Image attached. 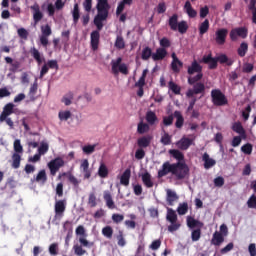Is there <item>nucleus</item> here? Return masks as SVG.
I'll return each mask as SVG.
<instances>
[{"mask_svg": "<svg viewBox=\"0 0 256 256\" xmlns=\"http://www.w3.org/2000/svg\"><path fill=\"white\" fill-rule=\"evenodd\" d=\"M190 169L188 168L185 162H176L174 164L169 163L166 161L162 165V169L157 171V178L162 179L163 177L167 176L171 173L176 177V180H184L187 177Z\"/></svg>", "mask_w": 256, "mask_h": 256, "instance_id": "f257e3e1", "label": "nucleus"}, {"mask_svg": "<svg viewBox=\"0 0 256 256\" xmlns=\"http://www.w3.org/2000/svg\"><path fill=\"white\" fill-rule=\"evenodd\" d=\"M75 235L81 236L78 238V242L81 244V246H79L78 244H75L74 246H72V250H74L75 255L84 256L85 254H87V251L84 250L82 247L92 248L95 245V243L87 241L86 230H85V227L82 225L77 226V228H75Z\"/></svg>", "mask_w": 256, "mask_h": 256, "instance_id": "f03ea898", "label": "nucleus"}, {"mask_svg": "<svg viewBox=\"0 0 256 256\" xmlns=\"http://www.w3.org/2000/svg\"><path fill=\"white\" fill-rule=\"evenodd\" d=\"M97 15L94 17V25L97 30L101 31L103 28V21L108 19L110 6L108 0H97Z\"/></svg>", "mask_w": 256, "mask_h": 256, "instance_id": "7ed1b4c3", "label": "nucleus"}, {"mask_svg": "<svg viewBox=\"0 0 256 256\" xmlns=\"http://www.w3.org/2000/svg\"><path fill=\"white\" fill-rule=\"evenodd\" d=\"M202 66L196 61H192L191 66L188 67L187 73L188 75H194L197 73L196 76L188 78V84L193 85L196 82H199L203 78V73H202Z\"/></svg>", "mask_w": 256, "mask_h": 256, "instance_id": "20e7f679", "label": "nucleus"}, {"mask_svg": "<svg viewBox=\"0 0 256 256\" xmlns=\"http://www.w3.org/2000/svg\"><path fill=\"white\" fill-rule=\"evenodd\" d=\"M14 113V104L13 103H7V105L4 106L2 109V112L0 114V123H4L10 127V129H14V122L9 117L11 114Z\"/></svg>", "mask_w": 256, "mask_h": 256, "instance_id": "39448f33", "label": "nucleus"}, {"mask_svg": "<svg viewBox=\"0 0 256 256\" xmlns=\"http://www.w3.org/2000/svg\"><path fill=\"white\" fill-rule=\"evenodd\" d=\"M229 234L228 232V226L227 224L220 225V231H216L213 233L212 240L210 241V244L214 246H221L222 243L225 241V237H227Z\"/></svg>", "mask_w": 256, "mask_h": 256, "instance_id": "423d86ee", "label": "nucleus"}, {"mask_svg": "<svg viewBox=\"0 0 256 256\" xmlns=\"http://www.w3.org/2000/svg\"><path fill=\"white\" fill-rule=\"evenodd\" d=\"M123 62V58L119 57L116 58V60H112L111 61V72L112 74H114L115 76H117L118 74H122V75H128V66Z\"/></svg>", "mask_w": 256, "mask_h": 256, "instance_id": "0eeeda50", "label": "nucleus"}, {"mask_svg": "<svg viewBox=\"0 0 256 256\" xmlns=\"http://www.w3.org/2000/svg\"><path fill=\"white\" fill-rule=\"evenodd\" d=\"M166 221L171 223V225L168 226L169 233H174L178 231L181 227L180 222H178L177 213L171 208H168V213L166 214Z\"/></svg>", "mask_w": 256, "mask_h": 256, "instance_id": "6e6552de", "label": "nucleus"}, {"mask_svg": "<svg viewBox=\"0 0 256 256\" xmlns=\"http://www.w3.org/2000/svg\"><path fill=\"white\" fill-rule=\"evenodd\" d=\"M211 96L213 104L217 107L225 106L228 104L227 97L223 95V93L219 89L212 90Z\"/></svg>", "mask_w": 256, "mask_h": 256, "instance_id": "1a4fd4ad", "label": "nucleus"}, {"mask_svg": "<svg viewBox=\"0 0 256 256\" xmlns=\"http://www.w3.org/2000/svg\"><path fill=\"white\" fill-rule=\"evenodd\" d=\"M64 165L65 162L61 157H56L55 159L51 160V162L48 163V168L51 171V175H57V172L60 171V168H63Z\"/></svg>", "mask_w": 256, "mask_h": 256, "instance_id": "9d476101", "label": "nucleus"}, {"mask_svg": "<svg viewBox=\"0 0 256 256\" xmlns=\"http://www.w3.org/2000/svg\"><path fill=\"white\" fill-rule=\"evenodd\" d=\"M191 138L182 137L181 140L176 142V147H178L181 151H187L192 145H194V140H196V136L190 135Z\"/></svg>", "mask_w": 256, "mask_h": 256, "instance_id": "9b49d317", "label": "nucleus"}, {"mask_svg": "<svg viewBox=\"0 0 256 256\" xmlns=\"http://www.w3.org/2000/svg\"><path fill=\"white\" fill-rule=\"evenodd\" d=\"M248 30L244 27L234 28L229 33V37L231 38V41H237L238 37L241 39L247 38Z\"/></svg>", "mask_w": 256, "mask_h": 256, "instance_id": "f8f14e48", "label": "nucleus"}, {"mask_svg": "<svg viewBox=\"0 0 256 256\" xmlns=\"http://www.w3.org/2000/svg\"><path fill=\"white\" fill-rule=\"evenodd\" d=\"M41 30L42 36H40V45L46 48L49 45L48 37L52 35V29L51 26L47 24L45 26H42Z\"/></svg>", "mask_w": 256, "mask_h": 256, "instance_id": "ddd939ff", "label": "nucleus"}, {"mask_svg": "<svg viewBox=\"0 0 256 256\" xmlns=\"http://www.w3.org/2000/svg\"><path fill=\"white\" fill-rule=\"evenodd\" d=\"M49 145L46 142L40 143L39 148H37V153L33 155V163L41 161V156L48 153Z\"/></svg>", "mask_w": 256, "mask_h": 256, "instance_id": "4468645a", "label": "nucleus"}, {"mask_svg": "<svg viewBox=\"0 0 256 256\" xmlns=\"http://www.w3.org/2000/svg\"><path fill=\"white\" fill-rule=\"evenodd\" d=\"M200 63H203L204 65H209L210 70L218 68V61L212 57L211 53L208 55H204L203 58H201Z\"/></svg>", "mask_w": 256, "mask_h": 256, "instance_id": "2eb2a0df", "label": "nucleus"}, {"mask_svg": "<svg viewBox=\"0 0 256 256\" xmlns=\"http://www.w3.org/2000/svg\"><path fill=\"white\" fill-rule=\"evenodd\" d=\"M66 208V201L65 200H57L55 202V218L60 219L64 216Z\"/></svg>", "mask_w": 256, "mask_h": 256, "instance_id": "dca6fc26", "label": "nucleus"}, {"mask_svg": "<svg viewBox=\"0 0 256 256\" xmlns=\"http://www.w3.org/2000/svg\"><path fill=\"white\" fill-rule=\"evenodd\" d=\"M215 36V41L217 45H224L227 41L228 30L226 28H221L216 31Z\"/></svg>", "mask_w": 256, "mask_h": 256, "instance_id": "f3484780", "label": "nucleus"}, {"mask_svg": "<svg viewBox=\"0 0 256 256\" xmlns=\"http://www.w3.org/2000/svg\"><path fill=\"white\" fill-rule=\"evenodd\" d=\"M153 136L152 135H146L144 137H140L137 139V146L140 149H146L147 147H150V143H152Z\"/></svg>", "mask_w": 256, "mask_h": 256, "instance_id": "a211bd4d", "label": "nucleus"}, {"mask_svg": "<svg viewBox=\"0 0 256 256\" xmlns=\"http://www.w3.org/2000/svg\"><path fill=\"white\" fill-rule=\"evenodd\" d=\"M172 62H171V69L174 71V73H180V68L183 67V62L178 59L177 54L172 53L171 54Z\"/></svg>", "mask_w": 256, "mask_h": 256, "instance_id": "6ab92c4d", "label": "nucleus"}, {"mask_svg": "<svg viewBox=\"0 0 256 256\" xmlns=\"http://www.w3.org/2000/svg\"><path fill=\"white\" fill-rule=\"evenodd\" d=\"M103 200H105V204L108 209L114 210L117 208L114 200L112 199V194L108 190L103 191Z\"/></svg>", "mask_w": 256, "mask_h": 256, "instance_id": "aec40b11", "label": "nucleus"}, {"mask_svg": "<svg viewBox=\"0 0 256 256\" xmlns=\"http://www.w3.org/2000/svg\"><path fill=\"white\" fill-rule=\"evenodd\" d=\"M99 39H100V34L98 31L95 30L90 34V45L93 51L98 50Z\"/></svg>", "mask_w": 256, "mask_h": 256, "instance_id": "412c9836", "label": "nucleus"}, {"mask_svg": "<svg viewBox=\"0 0 256 256\" xmlns=\"http://www.w3.org/2000/svg\"><path fill=\"white\" fill-rule=\"evenodd\" d=\"M187 226L190 229H202L204 224L203 222H200L199 220H196L191 216H187Z\"/></svg>", "mask_w": 256, "mask_h": 256, "instance_id": "4be33fe9", "label": "nucleus"}, {"mask_svg": "<svg viewBox=\"0 0 256 256\" xmlns=\"http://www.w3.org/2000/svg\"><path fill=\"white\" fill-rule=\"evenodd\" d=\"M130 178H131V169L127 168L122 173L121 178L119 179V182L121 183V185H124L125 187H127L128 185H130Z\"/></svg>", "mask_w": 256, "mask_h": 256, "instance_id": "5701e85b", "label": "nucleus"}, {"mask_svg": "<svg viewBox=\"0 0 256 256\" xmlns=\"http://www.w3.org/2000/svg\"><path fill=\"white\" fill-rule=\"evenodd\" d=\"M65 176H67L68 182H70L72 186H74L75 188H79V185L82 182L81 180L77 179L76 176H74L73 174H67L66 172L59 175V179Z\"/></svg>", "mask_w": 256, "mask_h": 256, "instance_id": "b1692460", "label": "nucleus"}, {"mask_svg": "<svg viewBox=\"0 0 256 256\" xmlns=\"http://www.w3.org/2000/svg\"><path fill=\"white\" fill-rule=\"evenodd\" d=\"M167 50L165 48H157L156 53L152 55L153 61H161L167 57Z\"/></svg>", "mask_w": 256, "mask_h": 256, "instance_id": "393cba45", "label": "nucleus"}, {"mask_svg": "<svg viewBox=\"0 0 256 256\" xmlns=\"http://www.w3.org/2000/svg\"><path fill=\"white\" fill-rule=\"evenodd\" d=\"M179 199L176 192L172 190H166V202H168L169 206H174V203Z\"/></svg>", "mask_w": 256, "mask_h": 256, "instance_id": "a878e982", "label": "nucleus"}, {"mask_svg": "<svg viewBox=\"0 0 256 256\" xmlns=\"http://www.w3.org/2000/svg\"><path fill=\"white\" fill-rule=\"evenodd\" d=\"M146 123L150 126H154L158 123V116L152 110L146 112Z\"/></svg>", "mask_w": 256, "mask_h": 256, "instance_id": "bb28decb", "label": "nucleus"}, {"mask_svg": "<svg viewBox=\"0 0 256 256\" xmlns=\"http://www.w3.org/2000/svg\"><path fill=\"white\" fill-rule=\"evenodd\" d=\"M184 10H185V13H187L188 17H190V19H194L197 17V11L194 10L193 6H191L190 1L185 2Z\"/></svg>", "mask_w": 256, "mask_h": 256, "instance_id": "cd10ccee", "label": "nucleus"}, {"mask_svg": "<svg viewBox=\"0 0 256 256\" xmlns=\"http://www.w3.org/2000/svg\"><path fill=\"white\" fill-rule=\"evenodd\" d=\"M131 4H133V0H122L119 2L118 6L116 7V16H120L124 11L125 6H131Z\"/></svg>", "mask_w": 256, "mask_h": 256, "instance_id": "c85d7f7f", "label": "nucleus"}, {"mask_svg": "<svg viewBox=\"0 0 256 256\" xmlns=\"http://www.w3.org/2000/svg\"><path fill=\"white\" fill-rule=\"evenodd\" d=\"M203 161H204V169L209 170L210 168L214 167L216 164V161L214 159H211L209 154L204 153L203 154Z\"/></svg>", "mask_w": 256, "mask_h": 256, "instance_id": "c756f323", "label": "nucleus"}, {"mask_svg": "<svg viewBox=\"0 0 256 256\" xmlns=\"http://www.w3.org/2000/svg\"><path fill=\"white\" fill-rule=\"evenodd\" d=\"M81 169L84 173V179H90V177H92V171L89 170L88 160H83V162H81Z\"/></svg>", "mask_w": 256, "mask_h": 256, "instance_id": "7c9ffc66", "label": "nucleus"}, {"mask_svg": "<svg viewBox=\"0 0 256 256\" xmlns=\"http://www.w3.org/2000/svg\"><path fill=\"white\" fill-rule=\"evenodd\" d=\"M210 28L209 19H204V22H201L200 26H198V33L200 36L205 35Z\"/></svg>", "mask_w": 256, "mask_h": 256, "instance_id": "2f4dec72", "label": "nucleus"}, {"mask_svg": "<svg viewBox=\"0 0 256 256\" xmlns=\"http://www.w3.org/2000/svg\"><path fill=\"white\" fill-rule=\"evenodd\" d=\"M141 181H143L144 186L147 188L153 187L152 176L149 174V172H144V174L141 175Z\"/></svg>", "mask_w": 256, "mask_h": 256, "instance_id": "473e14b6", "label": "nucleus"}, {"mask_svg": "<svg viewBox=\"0 0 256 256\" xmlns=\"http://www.w3.org/2000/svg\"><path fill=\"white\" fill-rule=\"evenodd\" d=\"M174 117L176 118V122H175V127H176V129H181V128H183V125H184V117H183V114H181L180 111H175V112H174Z\"/></svg>", "mask_w": 256, "mask_h": 256, "instance_id": "72a5a7b5", "label": "nucleus"}, {"mask_svg": "<svg viewBox=\"0 0 256 256\" xmlns=\"http://www.w3.org/2000/svg\"><path fill=\"white\" fill-rule=\"evenodd\" d=\"M169 154H171L178 163H184V154L180 150L171 149L169 150Z\"/></svg>", "mask_w": 256, "mask_h": 256, "instance_id": "f704fd0d", "label": "nucleus"}, {"mask_svg": "<svg viewBox=\"0 0 256 256\" xmlns=\"http://www.w3.org/2000/svg\"><path fill=\"white\" fill-rule=\"evenodd\" d=\"M149 123H144L143 121H140V123L137 124V133L140 135H143L150 131Z\"/></svg>", "mask_w": 256, "mask_h": 256, "instance_id": "c9c22d12", "label": "nucleus"}, {"mask_svg": "<svg viewBox=\"0 0 256 256\" xmlns=\"http://www.w3.org/2000/svg\"><path fill=\"white\" fill-rule=\"evenodd\" d=\"M194 85V86H193ZM190 86H193L191 91H195L196 93H201V95H205V84L202 82H196L194 84H190Z\"/></svg>", "mask_w": 256, "mask_h": 256, "instance_id": "e433bc0d", "label": "nucleus"}, {"mask_svg": "<svg viewBox=\"0 0 256 256\" xmlns=\"http://www.w3.org/2000/svg\"><path fill=\"white\" fill-rule=\"evenodd\" d=\"M232 131L241 135L242 138H245V129H244L243 125L241 124V122H235L232 125Z\"/></svg>", "mask_w": 256, "mask_h": 256, "instance_id": "4c0bfd02", "label": "nucleus"}, {"mask_svg": "<svg viewBox=\"0 0 256 256\" xmlns=\"http://www.w3.org/2000/svg\"><path fill=\"white\" fill-rule=\"evenodd\" d=\"M180 22H178V15L174 14L171 17H169L168 25L169 28H171L172 31H177V25H179Z\"/></svg>", "mask_w": 256, "mask_h": 256, "instance_id": "58836bf2", "label": "nucleus"}, {"mask_svg": "<svg viewBox=\"0 0 256 256\" xmlns=\"http://www.w3.org/2000/svg\"><path fill=\"white\" fill-rule=\"evenodd\" d=\"M150 58H153V52L150 47H144L141 51V60L147 61Z\"/></svg>", "mask_w": 256, "mask_h": 256, "instance_id": "ea45409f", "label": "nucleus"}, {"mask_svg": "<svg viewBox=\"0 0 256 256\" xmlns=\"http://www.w3.org/2000/svg\"><path fill=\"white\" fill-rule=\"evenodd\" d=\"M22 154L14 153L12 154V168L19 169L20 168V161H22Z\"/></svg>", "mask_w": 256, "mask_h": 256, "instance_id": "a19ab883", "label": "nucleus"}, {"mask_svg": "<svg viewBox=\"0 0 256 256\" xmlns=\"http://www.w3.org/2000/svg\"><path fill=\"white\" fill-rule=\"evenodd\" d=\"M97 175H99L100 178L105 179L109 175V170L106 167L105 164H100L99 169L97 170Z\"/></svg>", "mask_w": 256, "mask_h": 256, "instance_id": "79ce46f5", "label": "nucleus"}, {"mask_svg": "<svg viewBox=\"0 0 256 256\" xmlns=\"http://www.w3.org/2000/svg\"><path fill=\"white\" fill-rule=\"evenodd\" d=\"M80 19V10H79V4H74V8L72 10V21L74 24L79 23Z\"/></svg>", "mask_w": 256, "mask_h": 256, "instance_id": "37998d69", "label": "nucleus"}, {"mask_svg": "<svg viewBox=\"0 0 256 256\" xmlns=\"http://www.w3.org/2000/svg\"><path fill=\"white\" fill-rule=\"evenodd\" d=\"M248 52V43L242 42L241 45H239L237 53L240 58H244L245 55Z\"/></svg>", "mask_w": 256, "mask_h": 256, "instance_id": "c03bdc74", "label": "nucleus"}, {"mask_svg": "<svg viewBox=\"0 0 256 256\" xmlns=\"http://www.w3.org/2000/svg\"><path fill=\"white\" fill-rule=\"evenodd\" d=\"M33 58L34 60H36L37 65L39 66H41L45 62V58L43 57V55L35 48H33Z\"/></svg>", "mask_w": 256, "mask_h": 256, "instance_id": "a18cd8bd", "label": "nucleus"}, {"mask_svg": "<svg viewBox=\"0 0 256 256\" xmlns=\"http://www.w3.org/2000/svg\"><path fill=\"white\" fill-rule=\"evenodd\" d=\"M176 212H178V215H185L188 213V203L182 202L179 203L178 208L176 209Z\"/></svg>", "mask_w": 256, "mask_h": 256, "instance_id": "49530a36", "label": "nucleus"}, {"mask_svg": "<svg viewBox=\"0 0 256 256\" xmlns=\"http://www.w3.org/2000/svg\"><path fill=\"white\" fill-rule=\"evenodd\" d=\"M188 30V24L185 21L179 22L178 25H176V31L179 32V34H185Z\"/></svg>", "mask_w": 256, "mask_h": 256, "instance_id": "de8ad7c7", "label": "nucleus"}, {"mask_svg": "<svg viewBox=\"0 0 256 256\" xmlns=\"http://www.w3.org/2000/svg\"><path fill=\"white\" fill-rule=\"evenodd\" d=\"M201 237H202V230L200 228L192 230V232H191V240H192V242L199 241Z\"/></svg>", "mask_w": 256, "mask_h": 256, "instance_id": "09e8293b", "label": "nucleus"}, {"mask_svg": "<svg viewBox=\"0 0 256 256\" xmlns=\"http://www.w3.org/2000/svg\"><path fill=\"white\" fill-rule=\"evenodd\" d=\"M171 142H172V136L167 132L163 134L162 138H160V143H162L163 146H170Z\"/></svg>", "mask_w": 256, "mask_h": 256, "instance_id": "8fccbe9b", "label": "nucleus"}, {"mask_svg": "<svg viewBox=\"0 0 256 256\" xmlns=\"http://www.w3.org/2000/svg\"><path fill=\"white\" fill-rule=\"evenodd\" d=\"M113 234L114 230L111 226H105L102 228V235L105 236L106 238L111 239Z\"/></svg>", "mask_w": 256, "mask_h": 256, "instance_id": "3c124183", "label": "nucleus"}, {"mask_svg": "<svg viewBox=\"0 0 256 256\" xmlns=\"http://www.w3.org/2000/svg\"><path fill=\"white\" fill-rule=\"evenodd\" d=\"M168 88L169 90L172 91V93H174L175 95H180L181 93V88L179 85L175 84L174 82H169L168 83Z\"/></svg>", "mask_w": 256, "mask_h": 256, "instance_id": "603ef678", "label": "nucleus"}, {"mask_svg": "<svg viewBox=\"0 0 256 256\" xmlns=\"http://www.w3.org/2000/svg\"><path fill=\"white\" fill-rule=\"evenodd\" d=\"M115 48L119 50H122L125 48V41L123 36H116Z\"/></svg>", "mask_w": 256, "mask_h": 256, "instance_id": "864d4df0", "label": "nucleus"}, {"mask_svg": "<svg viewBox=\"0 0 256 256\" xmlns=\"http://www.w3.org/2000/svg\"><path fill=\"white\" fill-rule=\"evenodd\" d=\"M96 144L83 146L82 151L86 155H92L95 152Z\"/></svg>", "mask_w": 256, "mask_h": 256, "instance_id": "5fc2aeb1", "label": "nucleus"}, {"mask_svg": "<svg viewBox=\"0 0 256 256\" xmlns=\"http://www.w3.org/2000/svg\"><path fill=\"white\" fill-rule=\"evenodd\" d=\"M36 182L45 184L46 183V172L45 170H40V172L36 176Z\"/></svg>", "mask_w": 256, "mask_h": 256, "instance_id": "6e6d98bb", "label": "nucleus"}, {"mask_svg": "<svg viewBox=\"0 0 256 256\" xmlns=\"http://www.w3.org/2000/svg\"><path fill=\"white\" fill-rule=\"evenodd\" d=\"M14 154H23V146L19 139L14 140Z\"/></svg>", "mask_w": 256, "mask_h": 256, "instance_id": "4d7b16f0", "label": "nucleus"}, {"mask_svg": "<svg viewBox=\"0 0 256 256\" xmlns=\"http://www.w3.org/2000/svg\"><path fill=\"white\" fill-rule=\"evenodd\" d=\"M241 151L245 155H251L253 152V145L250 143L244 144V146H241Z\"/></svg>", "mask_w": 256, "mask_h": 256, "instance_id": "13d9d810", "label": "nucleus"}, {"mask_svg": "<svg viewBox=\"0 0 256 256\" xmlns=\"http://www.w3.org/2000/svg\"><path fill=\"white\" fill-rule=\"evenodd\" d=\"M248 209H256V195L252 194L247 201Z\"/></svg>", "mask_w": 256, "mask_h": 256, "instance_id": "bf43d9fd", "label": "nucleus"}, {"mask_svg": "<svg viewBox=\"0 0 256 256\" xmlns=\"http://www.w3.org/2000/svg\"><path fill=\"white\" fill-rule=\"evenodd\" d=\"M123 221H124V215L123 214H120V213L112 214V222H114V224H120Z\"/></svg>", "mask_w": 256, "mask_h": 256, "instance_id": "052dcab7", "label": "nucleus"}, {"mask_svg": "<svg viewBox=\"0 0 256 256\" xmlns=\"http://www.w3.org/2000/svg\"><path fill=\"white\" fill-rule=\"evenodd\" d=\"M172 123H174V116L169 115V116H164L163 120H162V124L165 127H169L172 125Z\"/></svg>", "mask_w": 256, "mask_h": 256, "instance_id": "680f3d73", "label": "nucleus"}, {"mask_svg": "<svg viewBox=\"0 0 256 256\" xmlns=\"http://www.w3.org/2000/svg\"><path fill=\"white\" fill-rule=\"evenodd\" d=\"M17 34H18V37H20V39L26 41L27 40V37H29V32H27V30L25 28H19L17 30Z\"/></svg>", "mask_w": 256, "mask_h": 256, "instance_id": "e2e57ef3", "label": "nucleus"}, {"mask_svg": "<svg viewBox=\"0 0 256 256\" xmlns=\"http://www.w3.org/2000/svg\"><path fill=\"white\" fill-rule=\"evenodd\" d=\"M146 73H147V70H144L140 79H138V82H136V87H138V88L145 87Z\"/></svg>", "mask_w": 256, "mask_h": 256, "instance_id": "0e129e2a", "label": "nucleus"}, {"mask_svg": "<svg viewBox=\"0 0 256 256\" xmlns=\"http://www.w3.org/2000/svg\"><path fill=\"white\" fill-rule=\"evenodd\" d=\"M58 117L60 121H67L68 119L71 118V112L70 111L59 112Z\"/></svg>", "mask_w": 256, "mask_h": 256, "instance_id": "69168bd1", "label": "nucleus"}, {"mask_svg": "<svg viewBox=\"0 0 256 256\" xmlns=\"http://www.w3.org/2000/svg\"><path fill=\"white\" fill-rule=\"evenodd\" d=\"M88 204L92 208H95L98 205V203L96 202V195L94 192L89 194Z\"/></svg>", "mask_w": 256, "mask_h": 256, "instance_id": "338daca9", "label": "nucleus"}, {"mask_svg": "<svg viewBox=\"0 0 256 256\" xmlns=\"http://www.w3.org/2000/svg\"><path fill=\"white\" fill-rule=\"evenodd\" d=\"M160 49H167L169 47H171V41H169V39L167 37H163L162 39H160Z\"/></svg>", "mask_w": 256, "mask_h": 256, "instance_id": "774afa93", "label": "nucleus"}]
</instances>
